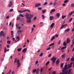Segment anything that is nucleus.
I'll use <instances>...</instances> for the list:
<instances>
[{
  "label": "nucleus",
  "mask_w": 74,
  "mask_h": 74,
  "mask_svg": "<svg viewBox=\"0 0 74 74\" xmlns=\"http://www.w3.org/2000/svg\"><path fill=\"white\" fill-rule=\"evenodd\" d=\"M54 45V43H52L49 45V46H53V45Z\"/></svg>",
  "instance_id": "nucleus-42"
},
{
  "label": "nucleus",
  "mask_w": 74,
  "mask_h": 74,
  "mask_svg": "<svg viewBox=\"0 0 74 74\" xmlns=\"http://www.w3.org/2000/svg\"><path fill=\"white\" fill-rule=\"evenodd\" d=\"M57 0H55L53 3V5H55L56 4H57Z\"/></svg>",
  "instance_id": "nucleus-9"
},
{
  "label": "nucleus",
  "mask_w": 74,
  "mask_h": 74,
  "mask_svg": "<svg viewBox=\"0 0 74 74\" xmlns=\"http://www.w3.org/2000/svg\"><path fill=\"white\" fill-rule=\"evenodd\" d=\"M54 25H55V23H53L50 26V27L51 28H53V26H54Z\"/></svg>",
  "instance_id": "nucleus-17"
},
{
  "label": "nucleus",
  "mask_w": 74,
  "mask_h": 74,
  "mask_svg": "<svg viewBox=\"0 0 74 74\" xmlns=\"http://www.w3.org/2000/svg\"><path fill=\"white\" fill-rule=\"evenodd\" d=\"M2 34L3 36H5V35H4V34L3 33V31H2L0 32V37H1V36H2Z\"/></svg>",
  "instance_id": "nucleus-6"
},
{
  "label": "nucleus",
  "mask_w": 74,
  "mask_h": 74,
  "mask_svg": "<svg viewBox=\"0 0 74 74\" xmlns=\"http://www.w3.org/2000/svg\"><path fill=\"white\" fill-rule=\"evenodd\" d=\"M30 14H29V13H26V15H25L27 19H28V18H29V16Z\"/></svg>",
  "instance_id": "nucleus-5"
},
{
  "label": "nucleus",
  "mask_w": 74,
  "mask_h": 74,
  "mask_svg": "<svg viewBox=\"0 0 74 74\" xmlns=\"http://www.w3.org/2000/svg\"><path fill=\"white\" fill-rule=\"evenodd\" d=\"M41 6V4L40 3H38L35 6V7H39V6Z\"/></svg>",
  "instance_id": "nucleus-12"
},
{
  "label": "nucleus",
  "mask_w": 74,
  "mask_h": 74,
  "mask_svg": "<svg viewBox=\"0 0 74 74\" xmlns=\"http://www.w3.org/2000/svg\"><path fill=\"white\" fill-rule=\"evenodd\" d=\"M52 67H51V68H50L49 69V71H50L51 70H52Z\"/></svg>",
  "instance_id": "nucleus-53"
},
{
  "label": "nucleus",
  "mask_w": 74,
  "mask_h": 74,
  "mask_svg": "<svg viewBox=\"0 0 74 74\" xmlns=\"http://www.w3.org/2000/svg\"><path fill=\"white\" fill-rule=\"evenodd\" d=\"M74 13V11H72L71 13H69V15H71L72 14H73Z\"/></svg>",
  "instance_id": "nucleus-25"
},
{
  "label": "nucleus",
  "mask_w": 74,
  "mask_h": 74,
  "mask_svg": "<svg viewBox=\"0 0 74 74\" xmlns=\"http://www.w3.org/2000/svg\"><path fill=\"white\" fill-rule=\"evenodd\" d=\"M66 17V15H62V19H64V18H65V17Z\"/></svg>",
  "instance_id": "nucleus-28"
},
{
  "label": "nucleus",
  "mask_w": 74,
  "mask_h": 74,
  "mask_svg": "<svg viewBox=\"0 0 74 74\" xmlns=\"http://www.w3.org/2000/svg\"><path fill=\"white\" fill-rule=\"evenodd\" d=\"M56 72L55 71H54L52 73V74H56Z\"/></svg>",
  "instance_id": "nucleus-45"
},
{
  "label": "nucleus",
  "mask_w": 74,
  "mask_h": 74,
  "mask_svg": "<svg viewBox=\"0 0 74 74\" xmlns=\"http://www.w3.org/2000/svg\"><path fill=\"white\" fill-rule=\"evenodd\" d=\"M7 44H11V42H10V41L9 40H8L7 41Z\"/></svg>",
  "instance_id": "nucleus-37"
},
{
  "label": "nucleus",
  "mask_w": 74,
  "mask_h": 74,
  "mask_svg": "<svg viewBox=\"0 0 74 74\" xmlns=\"http://www.w3.org/2000/svg\"><path fill=\"white\" fill-rule=\"evenodd\" d=\"M74 27H73L71 30V32H74Z\"/></svg>",
  "instance_id": "nucleus-62"
},
{
  "label": "nucleus",
  "mask_w": 74,
  "mask_h": 74,
  "mask_svg": "<svg viewBox=\"0 0 74 74\" xmlns=\"http://www.w3.org/2000/svg\"><path fill=\"white\" fill-rule=\"evenodd\" d=\"M16 61L17 63V68H19V67L21 66V63L19 62V60H17V58H16L14 59V63H16Z\"/></svg>",
  "instance_id": "nucleus-2"
},
{
  "label": "nucleus",
  "mask_w": 74,
  "mask_h": 74,
  "mask_svg": "<svg viewBox=\"0 0 74 74\" xmlns=\"http://www.w3.org/2000/svg\"><path fill=\"white\" fill-rule=\"evenodd\" d=\"M14 10H13V9H11L10 10V12H12V11H13Z\"/></svg>",
  "instance_id": "nucleus-52"
},
{
  "label": "nucleus",
  "mask_w": 74,
  "mask_h": 74,
  "mask_svg": "<svg viewBox=\"0 0 74 74\" xmlns=\"http://www.w3.org/2000/svg\"><path fill=\"white\" fill-rule=\"evenodd\" d=\"M70 30V28H68L67 29H66L65 30V32H69Z\"/></svg>",
  "instance_id": "nucleus-32"
},
{
  "label": "nucleus",
  "mask_w": 74,
  "mask_h": 74,
  "mask_svg": "<svg viewBox=\"0 0 74 74\" xmlns=\"http://www.w3.org/2000/svg\"><path fill=\"white\" fill-rule=\"evenodd\" d=\"M73 63V62H71L70 64H68V69H70V68H71L72 67V64Z\"/></svg>",
  "instance_id": "nucleus-4"
},
{
  "label": "nucleus",
  "mask_w": 74,
  "mask_h": 74,
  "mask_svg": "<svg viewBox=\"0 0 74 74\" xmlns=\"http://www.w3.org/2000/svg\"><path fill=\"white\" fill-rule=\"evenodd\" d=\"M60 40H59L58 42V44H60Z\"/></svg>",
  "instance_id": "nucleus-57"
},
{
  "label": "nucleus",
  "mask_w": 74,
  "mask_h": 74,
  "mask_svg": "<svg viewBox=\"0 0 74 74\" xmlns=\"http://www.w3.org/2000/svg\"><path fill=\"white\" fill-rule=\"evenodd\" d=\"M39 56L40 57H42V56H43V53H41L40 54Z\"/></svg>",
  "instance_id": "nucleus-30"
},
{
  "label": "nucleus",
  "mask_w": 74,
  "mask_h": 74,
  "mask_svg": "<svg viewBox=\"0 0 74 74\" xmlns=\"http://www.w3.org/2000/svg\"><path fill=\"white\" fill-rule=\"evenodd\" d=\"M43 23H44L42 22H40L39 23V25H40V24H42V25H41L42 26V25H43Z\"/></svg>",
  "instance_id": "nucleus-40"
},
{
  "label": "nucleus",
  "mask_w": 74,
  "mask_h": 74,
  "mask_svg": "<svg viewBox=\"0 0 74 74\" xmlns=\"http://www.w3.org/2000/svg\"><path fill=\"white\" fill-rule=\"evenodd\" d=\"M62 5H63V6H66V4H65V3H63V4Z\"/></svg>",
  "instance_id": "nucleus-64"
},
{
  "label": "nucleus",
  "mask_w": 74,
  "mask_h": 74,
  "mask_svg": "<svg viewBox=\"0 0 74 74\" xmlns=\"http://www.w3.org/2000/svg\"><path fill=\"white\" fill-rule=\"evenodd\" d=\"M59 63H60L59 59H58L56 62V65H59Z\"/></svg>",
  "instance_id": "nucleus-7"
},
{
  "label": "nucleus",
  "mask_w": 74,
  "mask_h": 74,
  "mask_svg": "<svg viewBox=\"0 0 74 74\" xmlns=\"http://www.w3.org/2000/svg\"><path fill=\"white\" fill-rule=\"evenodd\" d=\"M66 47L64 46V47H62V49H61V50H62V49H65V48H66Z\"/></svg>",
  "instance_id": "nucleus-29"
},
{
  "label": "nucleus",
  "mask_w": 74,
  "mask_h": 74,
  "mask_svg": "<svg viewBox=\"0 0 74 74\" xmlns=\"http://www.w3.org/2000/svg\"><path fill=\"white\" fill-rule=\"evenodd\" d=\"M21 5H23L22 6H21V7H25V4L23 3H21Z\"/></svg>",
  "instance_id": "nucleus-44"
},
{
  "label": "nucleus",
  "mask_w": 74,
  "mask_h": 74,
  "mask_svg": "<svg viewBox=\"0 0 74 74\" xmlns=\"http://www.w3.org/2000/svg\"><path fill=\"white\" fill-rule=\"evenodd\" d=\"M43 71V69H42V68H41L40 70V72H42Z\"/></svg>",
  "instance_id": "nucleus-50"
},
{
  "label": "nucleus",
  "mask_w": 74,
  "mask_h": 74,
  "mask_svg": "<svg viewBox=\"0 0 74 74\" xmlns=\"http://www.w3.org/2000/svg\"><path fill=\"white\" fill-rule=\"evenodd\" d=\"M26 51H27V49H26V48H24L23 50V53H26Z\"/></svg>",
  "instance_id": "nucleus-11"
},
{
  "label": "nucleus",
  "mask_w": 74,
  "mask_h": 74,
  "mask_svg": "<svg viewBox=\"0 0 74 74\" xmlns=\"http://www.w3.org/2000/svg\"><path fill=\"white\" fill-rule=\"evenodd\" d=\"M70 42V38H68L66 40L67 43H69Z\"/></svg>",
  "instance_id": "nucleus-16"
},
{
  "label": "nucleus",
  "mask_w": 74,
  "mask_h": 74,
  "mask_svg": "<svg viewBox=\"0 0 74 74\" xmlns=\"http://www.w3.org/2000/svg\"><path fill=\"white\" fill-rule=\"evenodd\" d=\"M19 16H21V17H23L24 16H23V15L21 14H20L19 15Z\"/></svg>",
  "instance_id": "nucleus-43"
},
{
  "label": "nucleus",
  "mask_w": 74,
  "mask_h": 74,
  "mask_svg": "<svg viewBox=\"0 0 74 74\" xmlns=\"http://www.w3.org/2000/svg\"><path fill=\"white\" fill-rule=\"evenodd\" d=\"M67 24L64 25H62V26L60 28V29H62V28H63V27H64L66 26H67Z\"/></svg>",
  "instance_id": "nucleus-10"
},
{
  "label": "nucleus",
  "mask_w": 74,
  "mask_h": 74,
  "mask_svg": "<svg viewBox=\"0 0 74 74\" xmlns=\"http://www.w3.org/2000/svg\"><path fill=\"white\" fill-rule=\"evenodd\" d=\"M67 45V43L66 42V41H65V42L63 43V45H64V46H66Z\"/></svg>",
  "instance_id": "nucleus-21"
},
{
  "label": "nucleus",
  "mask_w": 74,
  "mask_h": 74,
  "mask_svg": "<svg viewBox=\"0 0 74 74\" xmlns=\"http://www.w3.org/2000/svg\"><path fill=\"white\" fill-rule=\"evenodd\" d=\"M19 26V24H18L17 23L16 24V27H18V26Z\"/></svg>",
  "instance_id": "nucleus-39"
},
{
  "label": "nucleus",
  "mask_w": 74,
  "mask_h": 74,
  "mask_svg": "<svg viewBox=\"0 0 74 74\" xmlns=\"http://www.w3.org/2000/svg\"><path fill=\"white\" fill-rule=\"evenodd\" d=\"M27 11V12H30V11L29 10H26V11Z\"/></svg>",
  "instance_id": "nucleus-59"
},
{
  "label": "nucleus",
  "mask_w": 74,
  "mask_h": 74,
  "mask_svg": "<svg viewBox=\"0 0 74 74\" xmlns=\"http://www.w3.org/2000/svg\"><path fill=\"white\" fill-rule=\"evenodd\" d=\"M26 11V10H24L23 11L22 10H18V12H20V13H23V12H25Z\"/></svg>",
  "instance_id": "nucleus-8"
},
{
  "label": "nucleus",
  "mask_w": 74,
  "mask_h": 74,
  "mask_svg": "<svg viewBox=\"0 0 74 74\" xmlns=\"http://www.w3.org/2000/svg\"><path fill=\"white\" fill-rule=\"evenodd\" d=\"M50 19H53V16H51L50 17Z\"/></svg>",
  "instance_id": "nucleus-51"
},
{
  "label": "nucleus",
  "mask_w": 74,
  "mask_h": 74,
  "mask_svg": "<svg viewBox=\"0 0 74 74\" xmlns=\"http://www.w3.org/2000/svg\"><path fill=\"white\" fill-rule=\"evenodd\" d=\"M65 23V22L64 21H62V23H61V24H62V25H63V24Z\"/></svg>",
  "instance_id": "nucleus-56"
},
{
  "label": "nucleus",
  "mask_w": 74,
  "mask_h": 74,
  "mask_svg": "<svg viewBox=\"0 0 74 74\" xmlns=\"http://www.w3.org/2000/svg\"><path fill=\"white\" fill-rule=\"evenodd\" d=\"M38 61H36V64H38Z\"/></svg>",
  "instance_id": "nucleus-61"
},
{
  "label": "nucleus",
  "mask_w": 74,
  "mask_h": 74,
  "mask_svg": "<svg viewBox=\"0 0 74 74\" xmlns=\"http://www.w3.org/2000/svg\"><path fill=\"white\" fill-rule=\"evenodd\" d=\"M45 18V17L44 16V15H42V19H44Z\"/></svg>",
  "instance_id": "nucleus-48"
},
{
  "label": "nucleus",
  "mask_w": 74,
  "mask_h": 74,
  "mask_svg": "<svg viewBox=\"0 0 74 74\" xmlns=\"http://www.w3.org/2000/svg\"><path fill=\"white\" fill-rule=\"evenodd\" d=\"M21 27H18V29H21Z\"/></svg>",
  "instance_id": "nucleus-63"
},
{
  "label": "nucleus",
  "mask_w": 74,
  "mask_h": 74,
  "mask_svg": "<svg viewBox=\"0 0 74 74\" xmlns=\"http://www.w3.org/2000/svg\"><path fill=\"white\" fill-rule=\"evenodd\" d=\"M71 7H74V3H72L71 4Z\"/></svg>",
  "instance_id": "nucleus-34"
},
{
  "label": "nucleus",
  "mask_w": 74,
  "mask_h": 74,
  "mask_svg": "<svg viewBox=\"0 0 74 74\" xmlns=\"http://www.w3.org/2000/svg\"><path fill=\"white\" fill-rule=\"evenodd\" d=\"M36 69H34L33 70V73H35L36 71Z\"/></svg>",
  "instance_id": "nucleus-35"
},
{
  "label": "nucleus",
  "mask_w": 74,
  "mask_h": 74,
  "mask_svg": "<svg viewBox=\"0 0 74 74\" xmlns=\"http://www.w3.org/2000/svg\"><path fill=\"white\" fill-rule=\"evenodd\" d=\"M47 4H48V3L47 2H45L44 4L43 5H47Z\"/></svg>",
  "instance_id": "nucleus-47"
},
{
  "label": "nucleus",
  "mask_w": 74,
  "mask_h": 74,
  "mask_svg": "<svg viewBox=\"0 0 74 74\" xmlns=\"http://www.w3.org/2000/svg\"><path fill=\"white\" fill-rule=\"evenodd\" d=\"M50 49H51V47H49L46 49V50L47 51H48Z\"/></svg>",
  "instance_id": "nucleus-54"
},
{
  "label": "nucleus",
  "mask_w": 74,
  "mask_h": 74,
  "mask_svg": "<svg viewBox=\"0 0 74 74\" xmlns=\"http://www.w3.org/2000/svg\"><path fill=\"white\" fill-rule=\"evenodd\" d=\"M58 35L56 34L55 36V37H58Z\"/></svg>",
  "instance_id": "nucleus-60"
},
{
  "label": "nucleus",
  "mask_w": 74,
  "mask_h": 74,
  "mask_svg": "<svg viewBox=\"0 0 74 74\" xmlns=\"http://www.w3.org/2000/svg\"><path fill=\"white\" fill-rule=\"evenodd\" d=\"M13 33H14V31H11V35H12V34H14Z\"/></svg>",
  "instance_id": "nucleus-55"
},
{
  "label": "nucleus",
  "mask_w": 74,
  "mask_h": 74,
  "mask_svg": "<svg viewBox=\"0 0 74 74\" xmlns=\"http://www.w3.org/2000/svg\"><path fill=\"white\" fill-rule=\"evenodd\" d=\"M63 65H64V63H62L61 64V68H63Z\"/></svg>",
  "instance_id": "nucleus-24"
},
{
  "label": "nucleus",
  "mask_w": 74,
  "mask_h": 74,
  "mask_svg": "<svg viewBox=\"0 0 74 74\" xmlns=\"http://www.w3.org/2000/svg\"><path fill=\"white\" fill-rule=\"evenodd\" d=\"M38 8L39 10H42V8Z\"/></svg>",
  "instance_id": "nucleus-49"
},
{
  "label": "nucleus",
  "mask_w": 74,
  "mask_h": 74,
  "mask_svg": "<svg viewBox=\"0 0 74 74\" xmlns=\"http://www.w3.org/2000/svg\"><path fill=\"white\" fill-rule=\"evenodd\" d=\"M49 61H48L46 63V65H48V64H49Z\"/></svg>",
  "instance_id": "nucleus-46"
},
{
  "label": "nucleus",
  "mask_w": 74,
  "mask_h": 74,
  "mask_svg": "<svg viewBox=\"0 0 74 74\" xmlns=\"http://www.w3.org/2000/svg\"><path fill=\"white\" fill-rule=\"evenodd\" d=\"M27 23H31V19H27Z\"/></svg>",
  "instance_id": "nucleus-14"
},
{
  "label": "nucleus",
  "mask_w": 74,
  "mask_h": 74,
  "mask_svg": "<svg viewBox=\"0 0 74 74\" xmlns=\"http://www.w3.org/2000/svg\"><path fill=\"white\" fill-rule=\"evenodd\" d=\"M36 74H38V73H39V71H38V70H37L36 71Z\"/></svg>",
  "instance_id": "nucleus-41"
},
{
  "label": "nucleus",
  "mask_w": 74,
  "mask_h": 74,
  "mask_svg": "<svg viewBox=\"0 0 74 74\" xmlns=\"http://www.w3.org/2000/svg\"><path fill=\"white\" fill-rule=\"evenodd\" d=\"M16 39H17V40H19V39H20V38H19V36H17L16 37Z\"/></svg>",
  "instance_id": "nucleus-36"
},
{
  "label": "nucleus",
  "mask_w": 74,
  "mask_h": 74,
  "mask_svg": "<svg viewBox=\"0 0 74 74\" xmlns=\"http://www.w3.org/2000/svg\"><path fill=\"white\" fill-rule=\"evenodd\" d=\"M60 13H58L56 15L57 16L58 18H59V17H60Z\"/></svg>",
  "instance_id": "nucleus-19"
},
{
  "label": "nucleus",
  "mask_w": 74,
  "mask_h": 74,
  "mask_svg": "<svg viewBox=\"0 0 74 74\" xmlns=\"http://www.w3.org/2000/svg\"><path fill=\"white\" fill-rule=\"evenodd\" d=\"M52 4H53V3H52V2H50L49 3V5H52Z\"/></svg>",
  "instance_id": "nucleus-38"
},
{
  "label": "nucleus",
  "mask_w": 74,
  "mask_h": 74,
  "mask_svg": "<svg viewBox=\"0 0 74 74\" xmlns=\"http://www.w3.org/2000/svg\"><path fill=\"white\" fill-rule=\"evenodd\" d=\"M34 16V15L33 14H29V19H31V18H32V17H33Z\"/></svg>",
  "instance_id": "nucleus-13"
},
{
  "label": "nucleus",
  "mask_w": 74,
  "mask_h": 74,
  "mask_svg": "<svg viewBox=\"0 0 74 74\" xmlns=\"http://www.w3.org/2000/svg\"><path fill=\"white\" fill-rule=\"evenodd\" d=\"M65 56H66V54H64L62 55V57L63 58L65 57Z\"/></svg>",
  "instance_id": "nucleus-27"
},
{
  "label": "nucleus",
  "mask_w": 74,
  "mask_h": 74,
  "mask_svg": "<svg viewBox=\"0 0 74 74\" xmlns=\"http://www.w3.org/2000/svg\"><path fill=\"white\" fill-rule=\"evenodd\" d=\"M67 65H66L62 70V72L60 73L59 74H71V71L72 69H70L68 71L67 70H67Z\"/></svg>",
  "instance_id": "nucleus-1"
},
{
  "label": "nucleus",
  "mask_w": 74,
  "mask_h": 74,
  "mask_svg": "<svg viewBox=\"0 0 74 74\" xmlns=\"http://www.w3.org/2000/svg\"><path fill=\"white\" fill-rule=\"evenodd\" d=\"M21 49L22 48H19L17 49V51L18 52H20L21 51Z\"/></svg>",
  "instance_id": "nucleus-33"
},
{
  "label": "nucleus",
  "mask_w": 74,
  "mask_h": 74,
  "mask_svg": "<svg viewBox=\"0 0 74 74\" xmlns=\"http://www.w3.org/2000/svg\"><path fill=\"white\" fill-rule=\"evenodd\" d=\"M55 9H53L51 11L50 13L51 14H52V12H55Z\"/></svg>",
  "instance_id": "nucleus-23"
},
{
  "label": "nucleus",
  "mask_w": 74,
  "mask_h": 74,
  "mask_svg": "<svg viewBox=\"0 0 74 74\" xmlns=\"http://www.w3.org/2000/svg\"><path fill=\"white\" fill-rule=\"evenodd\" d=\"M11 72H12V70H10L9 72L7 73L6 74H10V73H11Z\"/></svg>",
  "instance_id": "nucleus-26"
},
{
  "label": "nucleus",
  "mask_w": 74,
  "mask_h": 74,
  "mask_svg": "<svg viewBox=\"0 0 74 74\" xmlns=\"http://www.w3.org/2000/svg\"><path fill=\"white\" fill-rule=\"evenodd\" d=\"M12 2H10V3L8 5V7H11V6H12Z\"/></svg>",
  "instance_id": "nucleus-15"
},
{
  "label": "nucleus",
  "mask_w": 74,
  "mask_h": 74,
  "mask_svg": "<svg viewBox=\"0 0 74 74\" xmlns=\"http://www.w3.org/2000/svg\"><path fill=\"white\" fill-rule=\"evenodd\" d=\"M69 0H65L64 1V3H66L69 1Z\"/></svg>",
  "instance_id": "nucleus-31"
},
{
  "label": "nucleus",
  "mask_w": 74,
  "mask_h": 74,
  "mask_svg": "<svg viewBox=\"0 0 74 74\" xmlns=\"http://www.w3.org/2000/svg\"><path fill=\"white\" fill-rule=\"evenodd\" d=\"M7 49L6 47H5L4 49V53H5L7 52Z\"/></svg>",
  "instance_id": "nucleus-20"
},
{
  "label": "nucleus",
  "mask_w": 74,
  "mask_h": 74,
  "mask_svg": "<svg viewBox=\"0 0 74 74\" xmlns=\"http://www.w3.org/2000/svg\"><path fill=\"white\" fill-rule=\"evenodd\" d=\"M18 32L19 33H22V31L21 30H19L18 31Z\"/></svg>",
  "instance_id": "nucleus-58"
},
{
  "label": "nucleus",
  "mask_w": 74,
  "mask_h": 74,
  "mask_svg": "<svg viewBox=\"0 0 74 74\" xmlns=\"http://www.w3.org/2000/svg\"><path fill=\"white\" fill-rule=\"evenodd\" d=\"M55 38V36H53L51 39V41H53V40Z\"/></svg>",
  "instance_id": "nucleus-22"
},
{
  "label": "nucleus",
  "mask_w": 74,
  "mask_h": 74,
  "mask_svg": "<svg viewBox=\"0 0 74 74\" xmlns=\"http://www.w3.org/2000/svg\"><path fill=\"white\" fill-rule=\"evenodd\" d=\"M56 59V58H55V56H53V58L51 59V60L52 61L53 65V64H55V62Z\"/></svg>",
  "instance_id": "nucleus-3"
},
{
  "label": "nucleus",
  "mask_w": 74,
  "mask_h": 74,
  "mask_svg": "<svg viewBox=\"0 0 74 74\" xmlns=\"http://www.w3.org/2000/svg\"><path fill=\"white\" fill-rule=\"evenodd\" d=\"M46 11L47 10H46V9H45L44 10H42V14H45V13Z\"/></svg>",
  "instance_id": "nucleus-18"
}]
</instances>
